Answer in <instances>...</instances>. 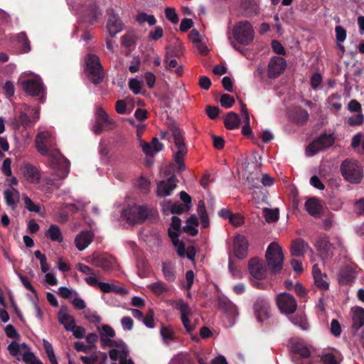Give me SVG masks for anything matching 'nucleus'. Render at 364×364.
Returning <instances> with one entry per match:
<instances>
[{"label": "nucleus", "instance_id": "c03bdc74", "mask_svg": "<svg viewBox=\"0 0 364 364\" xmlns=\"http://www.w3.org/2000/svg\"><path fill=\"white\" fill-rule=\"evenodd\" d=\"M74 348L77 352H83L86 354H88L92 350H95L97 349V346H90V344L85 345L82 342L77 341V342L74 343Z\"/></svg>", "mask_w": 364, "mask_h": 364}, {"label": "nucleus", "instance_id": "13d9d810", "mask_svg": "<svg viewBox=\"0 0 364 364\" xmlns=\"http://www.w3.org/2000/svg\"><path fill=\"white\" fill-rule=\"evenodd\" d=\"M336 41L338 43L343 42L346 38V31L341 26H337L335 28Z\"/></svg>", "mask_w": 364, "mask_h": 364}, {"label": "nucleus", "instance_id": "cd10ccee", "mask_svg": "<svg viewBox=\"0 0 364 364\" xmlns=\"http://www.w3.org/2000/svg\"><path fill=\"white\" fill-rule=\"evenodd\" d=\"M242 15L245 17H251L257 14L258 8L254 0H244L242 3Z\"/></svg>", "mask_w": 364, "mask_h": 364}, {"label": "nucleus", "instance_id": "a878e982", "mask_svg": "<svg viewBox=\"0 0 364 364\" xmlns=\"http://www.w3.org/2000/svg\"><path fill=\"white\" fill-rule=\"evenodd\" d=\"M352 328L358 331L364 325V309L357 306L353 312Z\"/></svg>", "mask_w": 364, "mask_h": 364}, {"label": "nucleus", "instance_id": "3c124183", "mask_svg": "<svg viewBox=\"0 0 364 364\" xmlns=\"http://www.w3.org/2000/svg\"><path fill=\"white\" fill-rule=\"evenodd\" d=\"M363 122L364 115L360 112L355 116L349 117L348 119V124L352 127L361 125Z\"/></svg>", "mask_w": 364, "mask_h": 364}, {"label": "nucleus", "instance_id": "2f4dec72", "mask_svg": "<svg viewBox=\"0 0 364 364\" xmlns=\"http://www.w3.org/2000/svg\"><path fill=\"white\" fill-rule=\"evenodd\" d=\"M354 278L355 277L352 269L346 267L340 272L338 282L341 284H347L353 282Z\"/></svg>", "mask_w": 364, "mask_h": 364}, {"label": "nucleus", "instance_id": "aec40b11", "mask_svg": "<svg viewBox=\"0 0 364 364\" xmlns=\"http://www.w3.org/2000/svg\"><path fill=\"white\" fill-rule=\"evenodd\" d=\"M94 235L90 230H83L77 234L75 244L78 250H84L93 240Z\"/></svg>", "mask_w": 364, "mask_h": 364}, {"label": "nucleus", "instance_id": "9b49d317", "mask_svg": "<svg viewBox=\"0 0 364 364\" xmlns=\"http://www.w3.org/2000/svg\"><path fill=\"white\" fill-rule=\"evenodd\" d=\"M277 304L280 311L285 314H292L297 309V302L290 294L282 292L277 296Z\"/></svg>", "mask_w": 364, "mask_h": 364}, {"label": "nucleus", "instance_id": "0eeeda50", "mask_svg": "<svg viewBox=\"0 0 364 364\" xmlns=\"http://www.w3.org/2000/svg\"><path fill=\"white\" fill-rule=\"evenodd\" d=\"M122 216L130 225L142 223L149 216V209L145 205H129L123 210Z\"/></svg>", "mask_w": 364, "mask_h": 364}, {"label": "nucleus", "instance_id": "de8ad7c7", "mask_svg": "<svg viewBox=\"0 0 364 364\" xmlns=\"http://www.w3.org/2000/svg\"><path fill=\"white\" fill-rule=\"evenodd\" d=\"M165 16L166 18L173 24H176L178 22L179 18L178 14L173 8L167 7L165 9Z\"/></svg>", "mask_w": 364, "mask_h": 364}, {"label": "nucleus", "instance_id": "1a4fd4ad", "mask_svg": "<svg viewBox=\"0 0 364 364\" xmlns=\"http://www.w3.org/2000/svg\"><path fill=\"white\" fill-rule=\"evenodd\" d=\"M335 141L333 134H323L315 139L306 148V152L311 156L319 151L331 146Z\"/></svg>", "mask_w": 364, "mask_h": 364}, {"label": "nucleus", "instance_id": "a211bd4d", "mask_svg": "<svg viewBox=\"0 0 364 364\" xmlns=\"http://www.w3.org/2000/svg\"><path fill=\"white\" fill-rule=\"evenodd\" d=\"M108 15L106 26L109 36L113 38L122 31L124 24L119 15L114 13L113 11L109 13Z\"/></svg>", "mask_w": 364, "mask_h": 364}, {"label": "nucleus", "instance_id": "2eb2a0df", "mask_svg": "<svg viewBox=\"0 0 364 364\" xmlns=\"http://www.w3.org/2000/svg\"><path fill=\"white\" fill-rule=\"evenodd\" d=\"M287 61L280 56L272 57L268 64L267 76L273 79L279 77L286 69Z\"/></svg>", "mask_w": 364, "mask_h": 364}, {"label": "nucleus", "instance_id": "864d4df0", "mask_svg": "<svg viewBox=\"0 0 364 364\" xmlns=\"http://www.w3.org/2000/svg\"><path fill=\"white\" fill-rule=\"evenodd\" d=\"M164 34V30L161 26H155L154 30L149 33V38L153 41H158Z\"/></svg>", "mask_w": 364, "mask_h": 364}, {"label": "nucleus", "instance_id": "5fc2aeb1", "mask_svg": "<svg viewBox=\"0 0 364 364\" xmlns=\"http://www.w3.org/2000/svg\"><path fill=\"white\" fill-rule=\"evenodd\" d=\"M23 200L26 205V208L28 210L36 213H38L40 212V207L36 205L28 196H25L23 198Z\"/></svg>", "mask_w": 364, "mask_h": 364}, {"label": "nucleus", "instance_id": "c9c22d12", "mask_svg": "<svg viewBox=\"0 0 364 364\" xmlns=\"http://www.w3.org/2000/svg\"><path fill=\"white\" fill-rule=\"evenodd\" d=\"M166 55L170 57H177L180 58L183 55V47L181 43L177 42L173 46H167L166 47Z\"/></svg>", "mask_w": 364, "mask_h": 364}, {"label": "nucleus", "instance_id": "58836bf2", "mask_svg": "<svg viewBox=\"0 0 364 364\" xmlns=\"http://www.w3.org/2000/svg\"><path fill=\"white\" fill-rule=\"evenodd\" d=\"M148 288L156 295L159 296L168 291V287L161 281L154 282L148 286Z\"/></svg>", "mask_w": 364, "mask_h": 364}, {"label": "nucleus", "instance_id": "7ed1b4c3", "mask_svg": "<svg viewBox=\"0 0 364 364\" xmlns=\"http://www.w3.org/2000/svg\"><path fill=\"white\" fill-rule=\"evenodd\" d=\"M265 257L271 272L274 274H279L283 268L284 262L282 247L277 242H271L267 247Z\"/></svg>", "mask_w": 364, "mask_h": 364}, {"label": "nucleus", "instance_id": "052dcab7", "mask_svg": "<svg viewBox=\"0 0 364 364\" xmlns=\"http://www.w3.org/2000/svg\"><path fill=\"white\" fill-rule=\"evenodd\" d=\"M130 90L136 95L139 94L141 89V82L135 78H132L129 82Z\"/></svg>", "mask_w": 364, "mask_h": 364}, {"label": "nucleus", "instance_id": "9d476101", "mask_svg": "<svg viewBox=\"0 0 364 364\" xmlns=\"http://www.w3.org/2000/svg\"><path fill=\"white\" fill-rule=\"evenodd\" d=\"M115 125L114 122L110 119L107 112L99 107L96 111V120L92 131L95 134H100L104 129H112Z\"/></svg>", "mask_w": 364, "mask_h": 364}, {"label": "nucleus", "instance_id": "0e129e2a", "mask_svg": "<svg viewBox=\"0 0 364 364\" xmlns=\"http://www.w3.org/2000/svg\"><path fill=\"white\" fill-rule=\"evenodd\" d=\"M18 277H19V279L21 281L23 285L24 286V287L27 290L32 292L37 297V292H36V289H34V287L30 283L28 279L22 274H19Z\"/></svg>", "mask_w": 364, "mask_h": 364}, {"label": "nucleus", "instance_id": "f03ea898", "mask_svg": "<svg viewBox=\"0 0 364 364\" xmlns=\"http://www.w3.org/2000/svg\"><path fill=\"white\" fill-rule=\"evenodd\" d=\"M169 133L171 134L177 149V151L173 153L174 161L178 165V171L183 172L186 170L184 157L188 153V149L184 142L183 132L178 125L172 124L168 126V131L160 132V138L168 139Z\"/></svg>", "mask_w": 364, "mask_h": 364}, {"label": "nucleus", "instance_id": "79ce46f5", "mask_svg": "<svg viewBox=\"0 0 364 364\" xmlns=\"http://www.w3.org/2000/svg\"><path fill=\"white\" fill-rule=\"evenodd\" d=\"M264 218L267 223H274L279 220L278 210H272L269 208L264 209Z\"/></svg>", "mask_w": 364, "mask_h": 364}, {"label": "nucleus", "instance_id": "338daca9", "mask_svg": "<svg viewBox=\"0 0 364 364\" xmlns=\"http://www.w3.org/2000/svg\"><path fill=\"white\" fill-rule=\"evenodd\" d=\"M321 360L323 364H338L335 355L331 353L323 354Z\"/></svg>", "mask_w": 364, "mask_h": 364}, {"label": "nucleus", "instance_id": "393cba45", "mask_svg": "<svg viewBox=\"0 0 364 364\" xmlns=\"http://www.w3.org/2000/svg\"><path fill=\"white\" fill-rule=\"evenodd\" d=\"M306 210L309 215L314 217H318L322 210V206L319 203L318 200L316 198L308 199L304 204Z\"/></svg>", "mask_w": 364, "mask_h": 364}, {"label": "nucleus", "instance_id": "20e7f679", "mask_svg": "<svg viewBox=\"0 0 364 364\" xmlns=\"http://www.w3.org/2000/svg\"><path fill=\"white\" fill-rule=\"evenodd\" d=\"M340 171L344 179L351 183H360L364 176L362 166L353 159L344 160L340 166Z\"/></svg>", "mask_w": 364, "mask_h": 364}, {"label": "nucleus", "instance_id": "4d7b16f0", "mask_svg": "<svg viewBox=\"0 0 364 364\" xmlns=\"http://www.w3.org/2000/svg\"><path fill=\"white\" fill-rule=\"evenodd\" d=\"M114 338L115 336L114 330L109 325L104 324L102 326V331L100 333V337Z\"/></svg>", "mask_w": 364, "mask_h": 364}, {"label": "nucleus", "instance_id": "bb28decb", "mask_svg": "<svg viewBox=\"0 0 364 364\" xmlns=\"http://www.w3.org/2000/svg\"><path fill=\"white\" fill-rule=\"evenodd\" d=\"M45 236L53 242H62L63 240L60 228L57 225H51L46 231Z\"/></svg>", "mask_w": 364, "mask_h": 364}, {"label": "nucleus", "instance_id": "49530a36", "mask_svg": "<svg viewBox=\"0 0 364 364\" xmlns=\"http://www.w3.org/2000/svg\"><path fill=\"white\" fill-rule=\"evenodd\" d=\"M122 45L125 48H130L136 43V37L134 34L127 33L121 38Z\"/></svg>", "mask_w": 364, "mask_h": 364}, {"label": "nucleus", "instance_id": "412c9836", "mask_svg": "<svg viewBox=\"0 0 364 364\" xmlns=\"http://www.w3.org/2000/svg\"><path fill=\"white\" fill-rule=\"evenodd\" d=\"M101 15L102 13L99 6L95 3H92L89 4L85 11L83 18L84 21L87 22L89 25H93L97 21Z\"/></svg>", "mask_w": 364, "mask_h": 364}, {"label": "nucleus", "instance_id": "8fccbe9b", "mask_svg": "<svg viewBox=\"0 0 364 364\" xmlns=\"http://www.w3.org/2000/svg\"><path fill=\"white\" fill-rule=\"evenodd\" d=\"M316 275V276L314 278L316 286L320 289L327 290L329 287V284L325 279H323V275H319L318 273Z\"/></svg>", "mask_w": 364, "mask_h": 364}, {"label": "nucleus", "instance_id": "e433bc0d", "mask_svg": "<svg viewBox=\"0 0 364 364\" xmlns=\"http://www.w3.org/2000/svg\"><path fill=\"white\" fill-rule=\"evenodd\" d=\"M170 58V56L165 55L164 63H166V70L170 71H174L177 75H181L182 67L181 65H178L176 60H169Z\"/></svg>", "mask_w": 364, "mask_h": 364}, {"label": "nucleus", "instance_id": "72a5a7b5", "mask_svg": "<svg viewBox=\"0 0 364 364\" xmlns=\"http://www.w3.org/2000/svg\"><path fill=\"white\" fill-rule=\"evenodd\" d=\"M291 323L299 327L303 331H307L309 328V325L305 316L300 314H294L289 317Z\"/></svg>", "mask_w": 364, "mask_h": 364}, {"label": "nucleus", "instance_id": "a19ab883", "mask_svg": "<svg viewBox=\"0 0 364 364\" xmlns=\"http://www.w3.org/2000/svg\"><path fill=\"white\" fill-rule=\"evenodd\" d=\"M341 95L338 93H333L328 99V103L331 109L338 111L341 109L342 105L340 102Z\"/></svg>", "mask_w": 364, "mask_h": 364}, {"label": "nucleus", "instance_id": "b1692460", "mask_svg": "<svg viewBox=\"0 0 364 364\" xmlns=\"http://www.w3.org/2000/svg\"><path fill=\"white\" fill-rule=\"evenodd\" d=\"M4 196L6 204L14 210L19 201L20 193L18 191L11 187L4 191Z\"/></svg>", "mask_w": 364, "mask_h": 364}, {"label": "nucleus", "instance_id": "69168bd1", "mask_svg": "<svg viewBox=\"0 0 364 364\" xmlns=\"http://www.w3.org/2000/svg\"><path fill=\"white\" fill-rule=\"evenodd\" d=\"M331 333L338 337L341 334V327L336 319H333L331 323Z\"/></svg>", "mask_w": 364, "mask_h": 364}, {"label": "nucleus", "instance_id": "5701e85b", "mask_svg": "<svg viewBox=\"0 0 364 364\" xmlns=\"http://www.w3.org/2000/svg\"><path fill=\"white\" fill-rule=\"evenodd\" d=\"M23 173L26 180L31 183H38L41 174L36 166L31 164H25L22 167Z\"/></svg>", "mask_w": 364, "mask_h": 364}, {"label": "nucleus", "instance_id": "e2e57ef3", "mask_svg": "<svg viewBox=\"0 0 364 364\" xmlns=\"http://www.w3.org/2000/svg\"><path fill=\"white\" fill-rule=\"evenodd\" d=\"M272 48L273 51L278 55H283L286 53L285 49L282 43L277 40L272 41Z\"/></svg>", "mask_w": 364, "mask_h": 364}, {"label": "nucleus", "instance_id": "39448f33", "mask_svg": "<svg viewBox=\"0 0 364 364\" xmlns=\"http://www.w3.org/2000/svg\"><path fill=\"white\" fill-rule=\"evenodd\" d=\"M232 38L236 43L242 46H249L254 40L255 31L247 21H241L235 24L232 31Z\"/></svg>", "mask_w": 364, "mask_h": 364}, {"label": "nucleus", "instance_id": "f257e3e1", "mask_svg": "<svg viewBox=\"0 0 364 364\" xmlns=\"http://www.w3.org/2000/svg\"><path fill=\"white\" fill-rule=\"evenodd\" d=\"M37 151L43 156L52 157L53 169L60 179L66 178L70 172V161L55 148V139L49 132H41L35 138Z\"/></svg>", "mask_w": 364, "mask_h": 364}, {"label": "nucleus", "instance_id": "4be33fe9", "mask_svg": "<svg viewBox=\"0 0 364 364\" xmlns=\"http://www.w3.org/2000/svg\"><path fill=\"white\" fill-rule=\"evenodd\" d=\"M309 250V245L301 238L294 240L291 245V254L294 257H304Z\"/></svg>", "mask_w": 364, "mask_h": 364}, {"label": "nucleus", "instance_id": "774afa93", "mask_svg": "<svg viewBox=\"0 0 364 364\" xmlns=\"http://www.w3.org/2000/svg\"><path fill=\"white\" fill-rule=\"evenodd\" d=\"M219 112L218 107L208 105L206 107V113L211 119H215L218 117Z\"/></svg>", "mask_w": 364, "mask_h": 364}, {"label": "nucleus", "instance_id": "423d86ee", "mask_svg": "<svg viewBox=\"0 0 364 364\" xmlns=\"http://www.w3.org/2000/svg\"><path fill=\"white\" fill-rule=\"evenodd\" d=\"M85 60L88 79L95 85L101 83L104 80L105 73L99 57L95 54H88Z\"/></svg>", "mask_w": 364, "mask_h": 364}, {"label": "nucleus", "instance_id": "4468645a", "mask_svg": "<svg viewBox=\"0 0 364 364\" xmlns=\"http://www.w3.org/2000/svg\"><path fill=\"white\" fill-rule=\"evenodd\" d=\"M269 303L264 296H258L253 304V310L257 319L262 322L269 316Z\"/></svg>", "mask_w": 364, "mask_h": 364}, {"label": "nucleus", "instance_id": "ddd939ff", "mask_svg": "<svg viewBox=\"0 0 364 364\" xmlns=\"http://www.w3.org/2000/svg\"><path fill=\"white\" fill-rule=\"evenodd\" d=\"M291 352L292 353V360L296 364H312L309 361L302 360L311 356V352L308 347L300 342L291 343Z\"/></svg>", "mask_w": 364, "mask_h": 364}, {"label": "nucleus", "instance_id": "ea45409f", "mask_svg": "<svg viewBox=\"0 0 364 364\" xmlns=\"http://www.w3.org/2000/svg\"><path fill=\"white\" fill-rule=\"evenodd\" d=\"M136 21L141 24L147 22L149 26H154L156 23V19L154 15H149L145 12H140L136 15Z\"/></svg>", "mask_w": 364, "mask_h": 364}, {"label": "nucleus", "instance_id": "6ab92c4d", "mask_svg": "<svg viewBox=\"0 0 364 364\" xmlns=\"http://www.w3.org/2000/svg\"><path fill=\"white\" fill-rule=\"evenodd\" d=\"M248 269L250 274L256 279H263L266 276V269L262 262L257 257L250 259L248 263Z\"/></svg>", "mask_w": 364, "mask_h": 364}, {"label": "nucleus", "instance_id": "7c9ffc66", "mask_svg": "<svg viewBox=\"0 0 364 364\" xmlns=\"http://www.w3.org/2000/svg\"><path fill=\"white\" fill-rule=\"evenodd\" d=\"M58 321L68 331H72L73 326L75 324V318L62 311H60L58 313Z\"/></svg>", "mask_w": 364, "mask_h": 364}, {"label": "nucleus", "instance_id": "f3484780", "mask_svg": "<svg viewBox=\"0 0 364 364\" xmlns=\"http://www.w3.org/2000/svg\"><path fill=\"white\" fill-rule=\"evenodd\" d=\"M248 242L245 237L242 235H237L233 240V252L235 256L242 259L247 255Z\"/></svg>", "mask_w": 364, "mask_h": 364}, {"label": "nucleus", "instance_id": "6e6d98bb", "mask_svg": "<svg viewBox=\"0 0 364 364\" xmlns=\"http://www.w3.org/2000/svg\"><path fill=\"white\" fill-rule=\"evenodd\" d=\"M119 353L120 364H134L132 359L127 360V357L129 355L127 346H125L124 348L119 350Z\"/></svg>", "mask_w": 364, "mask_h": 364}, {"label": "nucleus", "instance_id": "c85d7f7f", "mask_svg": "<svg viewBox=\"0 0 364 364\" xmlns=\"http://www.w3.org/2000/svg\"><path fill=\"white\" fill-rule=\"evenodd\" d=\"M218 306L222 311L230 315L235 314L237 311L235 305L226 297H218Z\"/></svg>", "mask_w": 364, "mask_h": 364}, {"label": "nucleus", "instance_id": "37998d69", "mask_svg": "<svg viewBox=\"0 0 364 364\" xmlns=\"http://www.w3.org/2000/svg\"><path fill=\"white\" fill-rule=\"evenodd\" d=\"M92 263L105 271H109L112 267L110 262L99 257H94Z\"/></svg>", "mask_w": 364, "mask_h": 364}, {"label": "nucleus", "instance_id": "603ef678", "mask_svg": "<svg viewBox=\"0 0 364 364\" xmlns=\"http://www.w3.org/2000/svg\"><path fill=\"white\" fill-rule=\"evenodd\" d=\"M309 119V113L306 109H299L296 112V120L299 124H304Z\"/></svg>", "mask_w": 364, "mask_h": 364}, {"label": "nucleus", "instance_id": "09e8293b", "mask_svg": "<svg viewBox=\"0 0 364 364\" xmlns=\"http://www.w3.org/2000/svg\"><path fill=\"white\" fill-rule=\"evenodd\" d=\"M220 105L225 108H230L235 103V99L228 94H223L220 97Z\"/></svg>", "mask_w": 364, "mask_h": 364}, {"label": "nucleus", "instance_id": "6e6552de", "mask_svg": "<svg viewBox=\"0 0 364 364\" xmlns=\"http://www.w3.org/2000/svg\"><path fill=\"white\" fill-rule=\"evenodd\" d=\"M21 84L26 94L33 97H39L40 102H44L46 87L41 78L26 79L22 80Z\"/></svg>", "mask_w": 364, "mask_h": 364}, {"label": "nucleus", "instance_id": "4c0bfd02", "mask_svg": "<svg viewBox=\"0 0 364 364\" xmlns=\"http://www.w3.org/2000/svg\"><path fill=\"white\" fill-rule=\"evenodd\" d=\"M17 41L21 45V51L27 53L31 51V43L26 33L21 32L17 35Z\"/></svg>", "mask_w": 364, "mask_h": 364}, {"label": "nucleus", "instance_id": "473e14b6", "mask_svg": "<svg viewBox=\"0 0 364 364\" xmlns=\"http://www.w3.org/2000/svg\"><path fill=\"white\" fill-rule=\"evenodd\" d=\"M315 246H316L317 250L321 255H328L330 252L331 244L330 243L329 240H328V238L326 237H319L316 240V242L315 243Z\"/></svg>", "mask_w": 364, "mask_h": 364}, {"label": "nucleus", "instance_id": "bf43d9fd", "mask_svg": "<svg viewBox=\"0 0 364 364\" xmlns=\"http://www.w3.org/2000/svg\"><path fill=\"white\" fill-rule=\"evenodd\" d=\"M18 122L21 125H22L23 127L26 128L30 126V124L31 123H33L32 120L31 119V118L29 117V116L23 112H21L20 114H19V116H18Z\"/></svg>", "mask_w": 364, "mask_h": 364}, {"label": "nucleus", "instance_id": "dca6fc26", "mask_svg": "<svg viewBox=\"0 0 364 364\" xmlns=\"http://www.w3.org/2000/svg\"><path fill=\"white\" fill-rule=\"evenodd\" d=\"M178 179L175 175L171 176L166 181L157 183L156 194L159 197L170 196L173 189L176 188Z\"/></svg>", "mask_w": 364, "mask_h": 364}, {"label": "nucleus", "instance_id": "f704fd0d", "mask_svg": "<svg viewBox=\"0 0 364 364\" xmlns=\"http://www.w3.org/2000/svg\"><path fill=\"white\" fill-rule=\"evenodd\" d=\"M162 272L164 278L168 282H174L176 277L173 266L171 263L163 262Z\"/></svg>", "mask_w": 364, "mask_h": 364}, {"label": "nucleus", "instance_id": "680f3d73", "mask_svg": "<svg viewBox=\"0 0 364 364\" xmlns=\"http://www.w3.org/2000/svg\"><path fill=\"white\" fill-rule=\"evenodd\" d=\"M11 355L16 357L21 353L20 346L16 341H12L7 347Z\"/></svg>", "mask_w": 364, "mask_h": 364}, {"label": "nucleus", "instance_id": "a18cd8bd", "mask_svg": "<svg viewBox=\"0 0 364 364\" xmlns=\"http://www.w3.org/2000/svg\"><path fill=\"white\" fill-rule=\"evenodd\" d=\"M161 336L163 340L166 343H168V341L173 340L174 332L171 328L163 326L161 329Z\"/></svg>", "mask_w": 364, "mask_h": 364}, {"label": "nucleus", "instance_id": "f8f14e48", "mask_svg": "<svg viewBox=\"0 0 364 364\" xmlns=\"http://www.w3.org/2000/svg\"><path fill=\"white\" fill-rule=\"evenodd\" d=\"M174 308L181 313V322L187 333H191L195 330V326L191 323L189 316L192 315V311L189 305L183 299L174 301Z\"/></svg>", "mask_w": 364, "mask_h": 364}, {"label": "nucleus", "instance_id": "c756f323", "mask_svg": "<svg viewBox=\"0 0 364 364\" xmlns=\"http://www.w3.org/2000/svg\"><path fill=\"white\" fill-rule=\"evenodd\" d=\"M225 127L228 129H235L240 124V119L237 114L230 112H228L224 119Z\"/></svg>", "mask_w": 364, "mask_h": 364}]
</instances>
